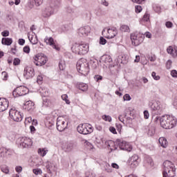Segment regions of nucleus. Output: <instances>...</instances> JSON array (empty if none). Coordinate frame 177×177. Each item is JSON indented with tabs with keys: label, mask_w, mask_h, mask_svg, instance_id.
Masks as SVG:
<instances>
[{
	"label": "nucleus",
	"mask_w": 177,
	"mask_h": 177,
	"mask_svg": "<svg viewBox=\"0 0 177 177\" xmlns=\"http://www.w3.org/2000/svg\"><path fill=\"white\" fill-rule=\"evenodd\" d=\"M8 153H9V150H8L5 147L0 148L1 157H7L8 154H9Z\"/></svg>",
	"instance_id": "31"
},
{
	"label": "nucleus",
	"mask_w": 177,
	"mask_h": 177,
	"mask_svg": "<svg viewBox=\"0 0 177 177\" xmlns=\"http://www.w3.org/2000/svg\"><path fill=\"white\" fill-rule=\"evenodd\" d=\"M32 172L35 174V175H42V169H34Z\"/></svg>",
	"instance_id": "41"
},
{
	"label": "nucleus",
	"mask_w": 177,
	"mask_h": 177,
	"mask_svg": "<svg viewBox=\"0 0 177 177\" xmlns=\"http://www.w3.org/2000/svg\"><path fill=\"white\" fill-rule=\"evenodd\" d=\"M102 119L104 120V121H108L109 122H111V116L104 115L102 116Z\"/></svg>",
	"instance_id": "47"
},
{
	"label": "nucleus",
	"mask_w": 177,
	"mask_h": 177,
	"mask_svg": "<svg viewBox=\"0 0 177 177\" xmlns=\"http://www.w3.org/2000/svg\"><path fill=\"white\" fill-rule=\"evenodd\" d=\"M9 30H4L1 32L2 37H9Z\"/></svg>",
	"instance_id": "61"
},
{
	"label": "nucleus",
	"mask_w": 177,
	"mask_h": 177,
	"mask_svg": "<svg viewBox=\"0 0 177 177\" xmlns=\"http://www.w3.org/2000/svg\"><path fill=\"white\" fill-rule=\"evenodd\" d=\"M151 77L155 80V81H158L160 80V75H157L156 72H152Z\"/></svg>",
	"instance_id": "48"
},
{
	"label": "nucleus",
	"mask_w": 177,
	"mask_h": 177,
	"mask_svg": "<svg viewBox=\"0 0 177 177\" xmlns=\"http://www.w3.org/2000/svg\"><path fill=\"white\" fill-rule=\"evenodd\" d=\"M62 100H64V102H65V103H66V104H70L71 102L68 99V95H67V94H63L62 95Z\"/></svg>",
	"instance_id": "38"
},
{
	"label": "nucleus",
	"mask_w": 177,
	"mask_h": 177,
	"mask_svg": "<svg viewBox=\"0 0 177 177\" xmlns=\"http://www.w3.org/2000/svg\"><path fill=\"white\" fill-rule=\"evenodd\" d=\"M89 34H91V26H89L81 27L78 30V35L80 37H88Z\"/></svg>",
	"instance_id": "15"
},
{
	"label": "nucleus",
	"mask_w": 177,
	"mask_h": 177,
	"mask_svg": "<svg viewBox=\"0 0 177 177\" xmlns=\"http://www.w3.org/2000/svg\"><path fill=\"white\" fill-rule=\"evenodd\" d=\"M23 50L24 53H30V46H26L24 47Z\"/></svg>",
	"instance_id": "55"
},
{
	"label": "nucleus",
	"mask_w": 177,
	"mask_h": 177,
	"mask_svg": "<svg viewBox=\"0 0 177 177\" xmlns=\"http://www.w3.org/2000/svg\"><path fill=\"white\" fill-rule=\"evenodd\" d=\"M100 45H106L107 44V40L103 37H100V41H99Z\"/></svg>",
	"instance_id": "42"
},
{
	"label": "nucleus",
	"mask_w": 177,
	"mask_h": 177,
	"mask_svg": "<svg viewBox=\"0 0 177 177\" xmlns=\"http://www.w3.org/2000/svg\"><path fill=\"white\" fill-rule=\"evenodd\" d=\"M40 93H41V95H43L44 97H46V96H49V91L46 88H41V90H40Z\"/></svg>",
	"instance_id": "37"
},
{
	"label": "nucleus",
	"mask_w": 177,
	"mask_h": 177,
	"mask_svg": "<svg viewBox=\"0 0 177 177\" xmlns=\"http://www.w3.org/2000/svg\"><path fill=\"white\" fill-rule=\"evenodd\" d=\"M33 59L35 66H38L39 67L45 66L48 62V57L42 53L37 54L34 56Z\"/></svg>",
	"instance_id": "9"
},
{
	"label": "nucleus",
	"mask_w": 177,
	"mask_h": 177,
	"mask_svg": "<svg viewBox=\"0 0 177 177\" xmlns=\"http://www.w3.org/2000/svg\"><path fill=\"white\" fill-rule=\"evenodd\" d=\"M149 60L150 62H156V55H151L149 57Z\"/></svg>",
	"instance_id": "62"
},
{
	"label": "nucleus",
	"mask_w": 177,
	"mask_h": 177,
	"mask_svg": "<svg viewBox=\"0 0 177 177\" xmlns=\"http://www.w3.org/2000/svg\"><path fill=\"white\" fill-rule=\"evenodd\" d=\"M84 144L86 145V146H87V147H88V149H93V145H92V143L86 140Z\"/></svg>",
	"instance_id": "58"
},
{
	"label": "nucleus",
	"mask_w": 177,
	"mask_h": 177,
	"mask_svg": "<svg viewBox=\"0 0 177 177\" xmlns=\"http://www.w3.org/2000/svg\"><path fill=\"white\" fill-rule=\"evenodd\" d=\"M105 145L111 151L118 149V144H117V141L114 142L113 140H109L105 142Z\"/></svg>",
	"instance_id": "20"
},
{
	"label": "nucleus",
	"mask_w": 177,
	"mask_h": 177,
	"mask_svg": "<svg viewBox=\"0 0 177 177\" xmlns=\"http://www.w3.org/2000/svg\"><path fill=\"white\" fill-rule=\"evenodd\" d=\"M101 5H103L104 6H109V2L106 0H102Z\"/></svg>",
	"instance_id": "64"
},
{
	"label": "nucleus",
	"mask_w": 177,
	"mask_h": 177,
	"mask_svg": "<svg viewBox=\"0 0 177 177\" xmlns=\"http://www.w3.org/2000/svg\"><path fill=\"white\" fill-rule=\"evenodd\" d=\"M116 145H118L120 150H124L125 151H131L132 150V145L127 141L117 140Z\"/></svg>",
	"instance_id": "12"
},
{
	"label": "nucleus",
	"mask_w": 177,
	"mask_h": 177,
	"mask_svg": "<svg viewBox=\"0 0 177 177\" xmlns=\"http://www.w3.org/2000/svg\"><path fill=\"white\" fill-rule=\"evenodd\" d=\"M77 131L82 135H89V133L93 132V127L88 123L80 124L77 128Z\"/></svg>",
	"instance_id": "7"
},
{
	"label": "nucleus",
	"mask_w": 177,
	"mask_h": 177,
	"mask_svg": "<svg viewBox=\"0 0 177 177\" xmlns=\"http://www.w3.org/2000/svg\"><path fill=\"white\" fill-rule=\"evenodd\" d=\"M143 10V8L140 6H136V12L140 13Z\"/></svg>",
	"instance_id": "53"
},
{
	"label": "nucleus",
	"mask_w": 177,
	"mask_h": 177,
	"mask_svg": "<svg viewBox=\"0 0 177 177\" xmlns=\"http://www.w3.org/2000/svg\"><path fill=\"white\" fill-rule=\"evenodd\" d=\"M38 153L41 157H45V156H46V154L48 153V149H46L45 148L44 149H39Z\"/></svg>",
	"instance_id": "35"
},
{
	"label": "nucleus",
	"mask_w": 177,
	"mask_h": 177,
	"mask_svg": "<svg viewBox=\"0 0 177 177\" xmlns=\"http://www.w3.org/2000/svg\"><path fill=\"white\" fill-rule=\"evenodd\" d=\"M72 52L79 56H85L89 52V44L81 41L75 43L71 48Z\"/></svg>",
	"instance_id": "2"
},
{
	"label": "nucleus",
	"mask_w": 177,
	"mask_h": 177,
	"mask_svg": "<svg viewBox=\"0 0 177 177\" xmlns=\"http://www.w3.org/2000/svg\"><path fill=\"white\" fill-rule=\"evenodd\" d=\"M159 143L162 147H167L168 146V141H167V138L164 137H161L159 138Z\"/></svg>",
	"instance_id": "28"
},
{
	"label": "nucleus",
	"mask_w": 177,
	"mask_h": 177,
	"mask_svg": "<svg viewBox=\"0 0 177 177\" xmlns=\"http://www.w3.org/2000/svg\"><path fill=\"white\" fill-rule=\"evenodd\" d=\"M106 31L107 32L106 35V38H108V39H111L114 38V37H115V35H117V34H118L117 28H115L104 29L102 31V34L106 32Z\"/></svg>",
	"instance_id": "14"
},
{
	"label": "nucleus",
	"mask_w": 177,
	"mask_h": 177,
	"mask_svg": "<svg viewBox=\"0 0 177 177\" xmlns=\"http://www.w3.org/2000/svg\"><path fill=\"white\" fill-rule=\"evenodd\" d=\"M28 93V88L24 86L17 87L12 91V96L14 97H19V96H24Z\"/></svg>",
	"instance_id": "11"
},
{
	"label": "nucleus",
	"mask_w": 177,
	"mask_h": 177,
	"mask_svg": "<svg viewBox=\"0 0 177 177\" xmlns=\"http://www.w3.org/2000/svg\"><path fill=\"white\" fill-rule=\"evenodd\" d=\"M130 38L131 40V44L134 46H139L144 41L143 35L138 32L131 33Z\"/></svg>",
	"instance_id": "8"
},
{
	"label": "nucleus",
	"mask_w": 177,
	"mask_h": 177,
	"mask_svg": "<svg viewBox=\"0 0 177 177\" xmlns=\"http://www.w3.org/2000/svg\"><path fill=\"white\" fill-rule=\"evenodd\" d=\"M28 38L30 44H32V45H37V44H38V39L37 38V36H35V37L33 36L30 37V34H28Z\"/></svg>",
	"instance_id": "32"
},
{
	"label": "nucleus",
	"mask_w": 177,
	"mask_h": 177,
	"mask_svg": "<svg viewBox=\"0 0 177 177\" xmlns=\"http://www.w3.org/2000/svg\"><path fill=\"white\" fill-rule=\"evenodd\" d=\"M35 6H41L44 3V0H33Z\"/></svg>",
	"instance_id": "46"
},
{
	"label": "nucleus",
	"mask_w": 177,
	"mask_h": 177,
	"mask_svg": "<svg viewBox=\"0 0 177 177\" xmlns=\"http://www.w3.org/2000/svg\"><path fill=\"white\" fill-rule=\"evenodd\" d=\"M66 11L67 13H70L71 15H72V16H77V14H75L77 12V9H75V8L68 7L66 8Z\"/></svg>",
	"instance_id": "33"
},
{
	"label": "nucleus",
	"mask_w": 177,
	"mask_h": 177,
	"mask_svg": "<svg viewBox=\"0 0 177 177\" xmlns=\"http://www.w3.org/2000/svg\"><path fill=\"white\" fill-rule=\"evenodd\" d=\"M77 88L82 92H86L88 91V84L85 83H79L77 84Z\"/></svg>",
	"instance_id": "26"
},
{
	"label": "nucleus",
	"mask_w": 177,
	"mask_h": 177,
	"mask_svg": "<svg viewBox=\"0 0 177 177\" xmlns=\"http://www.w3.org/2000/svg\"><path fill=\"white\" fill-rule=\"evenodd\" d=\"M13 43V39L9 37H3L1 39L2 45H6L7 46H10V44Z\"/></svg>",
	"instance_id": "25"
},
{
	"label": "nucleus",
	"mask_w": 177,
	"mask_h": 177,
	"mask_svg": "<svg viewBox=\"0 0 177 177\" xmlns=\"http://www.w3.org/2000/svg\"><path fill=\"white\" fill-rule=\"evenodd\" d=\"M144 118L145 120H148L149 117H150V114L149 113V111H144Z\"/></svg>",
	"instance_id": "63"
},
{
	"label": "nucleus",
	"mask_w": 177,
	"mask_h": 177,
	"mask_svg": "<svg viewBox=\"0 0 177 177\" xmlns=\"http://www.w3.org/2000/svg\"><path fill=\"white\" fill-rule=\"evenodd\" d=\"M149 106L153 111H158V110H160V102L157 100L149 102Z\"/></svg>",
	"instance_id": "21"
},
{
	"label": "nucleus",
	"mask_w": 177,
	"mask_h": 177,
	"mask_svg": "<svg viewBox=\"0 0 177 177\" xmlns=\"http://www.w3.org/2000/svg\"><path fill=\"white\" fill-rule=\"evenodd\" d=\"M160 127L165 129H172L176 127L177 119L172 115H165L160 119Z\"/></svg>",
	"instance_id": "1"
},
{
	"label": "nucleus",
	"mask_w": 177,
	"mask_h": 177,
	"mask_svg": "<svg viewBox=\"0 0 177 177\" xmlns=\"http://www.w3.org/2000/svg\"><path fill=\"white\" fill-rule=\"evenodd\" d=\"M46 168L48 174H52V171H53V164L50 162H47L46 163Z\"/></svg>",
	"instance_id": "30"
},
{
	"label": "nucleus",
	"mask_w": 177,
	"mask_h": 177,
	"mask_svg": "<svg viewBox=\"0 0 177 177\" xmlns=\"http://www.w3.org/2000/svg\"><path fill=\"white\" fill-rule=\"evenodd\" d=\"M15 171L18 174H21V172L23 171V167H21V166H17L15 167Z\"/></svg>",
	"instance_id": "59"
},
{
	"label": "nucleus",
	"mask_w": 177,
	"mask_h": 177,
	"mask_svg": "<svg viewBox=\"0 0 177 177\" xmlns=\"http://www.w3.org/2000/svg\"><path fill=\"white\" fill-rule=\"evenodd\" d=\"M129 164L131 168H136L139 165V156L133 155L129 160Z\"/></svg>",
	"instance_id": "18"
},
{
	"label": "nucleus",
	"mask_w": 177,
	"mask_h": 177,
	"mask_svg": "<svg viewBox=\"0 0 177 177\" xmlns=\"http://www.w3.org/2000/svg\"><path fill=\"white\" fill-rule=\"evenodd\" d=\"M153 10L156 13H161V7H160L158 6H153Z\"/></svg>",
	"instance_id": "52"
},
{
	"label": "nucleus",
	"mask_w": 177,
	"mask_h": 177,
	"mask_svg": "<svg viewBox=\"0 0 177 177\" xmlns=\"http://www.w3.org/2000/svg\"><path fill=\"white\" fill-rule=\"evenodd\" d=\"M13 64L14 66H19V64H20V59L15 58L13 60Z\"/></svg>",
	"instance_id": "54"
},
{
	"label": "nucleus",
	"mask_w": 177,
	"mask_h": 177,
	"mask_svg": "<svg viewBox=\"0 0 177 177\" xmlns=\"http://www.w3.org/2000/svg\"><path fill=\"white\" fill-rule=\"evenodd\" d=\"M34 75V68L30 66H27L24 68V77H25L26 80H30V78H32Z\"/></svg>",
	"instance_id": "17"
},
{
	"label": "nucleus",
	"mask_w": 177,
	"mask_h": 177,
	"mask_svg": "<svg viewBox=\"0 0 177 177\" xmlns=\"http://www.w3.org/2000/svg\"><path fill=\"white\" fill-rule=\"evenodd\" d=\"M9 116L15 122H20L23 120V115L20 111H10Z\"/></svg>",
	"instance_id": "13"
},
{
	"label": "nucleus",
	"mask_w": 177,
	"mask_h": 177,
	"mask_svg": "<svg viewBox=\"0 0 177 177\" xmlns=\"http://www.w3.org/2000/svg\"><path fill=\"white\" fill-rule=\"evenodd\" d=\"M76 67L77 71L80 73V74H82V75L86 77V75L89 74V63L86 59H80L77 62Z\"/></svg>",
	"instance_id": "4"
},
{
	"label": "nucleus",
	"mask_w": 177,
	"mask_h": 177,
	"mask_svg": "<svg viewBox=\"0 0 177 177\" xmlns=\"http://www.w3.org/2000/svg\"><path fill=\"white\" fill-rule=\"evenodd\" d=\"M167 53H169V55H171L172 56V57H176V56H177V49L174 48V47H172V46H169L167 48Z\"/></svg>",
	"instance_id": "24"
},
{
	"label": "nucleus",
	"mask_w": 177,
	"mask_h": 177,
	"mask_svg": "<svg viewBox=\"0 0 177 177\" xmlns=\"http://www.w3.org/2000/svg\"><path fill=\"white\" fill-rule=\"evenodd\" d=\"M59 68L61 71H63L64 68H66V64H64V62L61 61L59 62Z\"/></svg>",
	"instance_id": "44"
},
{
	"label": "nucleus",
	"mask_w": 177,
	"mask_h": 177,
	"mask_svg": "<svg viewBox=\"0 0 177 177\" xmlns=\"http://www.w3.org/2000/svg\"><path fill=\"white\" fill-rule=\"evenodd\" d=\"M166 68L167 70H171L172 68V61L171 59L167 60L166 62Z\"/></svg>",
	"instance_id": "43"
},
{
	"label": "nucleus",
	"mask_w": 177,
	"mask_h": 177,
	"mask_svg": "<svg viewBox=\"0 0 177 177\" xmlns=\"http://www.w3.org/2000/svg\"><path fill=\"white\" fill-rule=\"evenodd\" d=\"M94 80L95 81H96V82H99V81H101V80H103V77L99 75H97L94 77Z\"/></svg>",
	"instance_id": "56"
},
{
	"label": "nucleus",
	"mask_w": 177,
	"mask_h": 177,
	"mask_svg": "<svg viewBox=\"0 0 177 177\" xmlns=\"http://www.w3.org/2000/svg\"><path fill=\"white\" fill-rule=\"evenodd\" d=\"M19 45H21V46H23L26 44V40L24 39H19L18 40Z\"/></svg>",
	"instance_id": "60"
},
{
	"label": "nucleus",
	"mask_w": 177,
	"mask_h": 177,
	"mask_svg": "<svg viewBox=\"0 0 177 177\" xmlns=\"http://www.w3.org/2000/svg\"><path fill=\"white\" fill-rule=\"evenodd\" d=\"M68 118L66 115L59 116L57 119V129L59 132H63L68 126Z\"/></svg>",
	"instance_id": "6"
},
{
	"label": "nucleus",
	"mask_w": 177,
	"mask_h": 177,
	"mask_svg": "<svg viewBox=\"0 0 177 177\" xmlns=\"http://www.w3.org/2000/svg\"><path fill=\"white\" fill-rule=\"evenodd\" d=\"M164 171L162 173L163 177H174L175 176V172L176 169H175V165L169 160H165L163 162Z\"/></svg>",
	"instance_id": "5"
},
{
	"label": "nucleus",
	"mask_w": 177,
	"mask_h": 177,
	"mask_svg": "<svg viewBox=\"0 0 177 177\" xmlns=\"http://www.w3.org/2000/svg\"><path fill=\"white\" fill-rule=\"evenodd\" d=\"M128 61H127V57L124 55H120L118 57V63H120L121 64H127Z\"/></svg>",
	"instance_id": "27"
},
{
	"label": "nucleus",
	"mask_w": 177,
	"mask_h": 177,
	"mask_svg": "<svg viewBox=\"0 0 177 177\" xmlns=\"http://www.w3.org/2000/svg\"><path fill=\"white\" fill-rule=\"evenodd\" d=\"M31 122H32V118L31 117L26 118L25 122H24L25 127H27L28 124H31Z\"/></svg>",
	"instance_id": "40"
},
{
	"label": "nucleus",
	"mask_w": 177,
	"mask_h": 177,
	"mask_svg": "<svg viewBox=\"0 0 177 177\" xmlns=\"http://www.w3.org/2000/svg\"><path fill=\"white\" fill-rule=\"evenodd\" d=\"M171 75L173 77V78H177V71L176 70H172L171 71Z\"/></svg>",
	"instance_id": "57"
},
{
	"label": "nucleus",
	"mask_w": 177,
	"mask_h": 177,
	"mask_svg": "<svg viewBox=\"0 0 177 177\" xmlns=\"http://www.w3.org/2000/svg\"><path fill=\"white\" fill-rule=\"evenodd\" d=\"M141 21H144V22H146V23H148V21H150V15L149 13L146 12L144 15Z\"/></svg>",
	"instance_id": "36"
},
{
	"label": "nucleus",
	"mask_w": 177,
	"mask_h": 177,
	"mask_svg": "<svg viewBox=\"0 0 177 177\" xmlns=\"http://www.w3.org/2000/svg\"><path fill=\"white\" fill-rule=\"evenodd\" d=\"M145 129L148 136H154L156 135V127L154 126L149 124Z\"/></svg>",
	"instance_id": "23"
},
{
	"label": "nucleus",
	"mask_w": 177,
	"mask_h": 177,
	"mask_svg": "<svg viewBox=\"0 0 177 177\" xmlns=\"http://www.w3.org/2000/svg\"><path fill=\"white\" fill-rule=\"evenodd\" d=\"M123 99L124 101L129 102V100H131L132 97H131V95L129 94H125L123 96Z\"/></svg>",
	"instance_id": "51"
},
{
	"label": "nucleus",
	"mask_w": 177,
	"mask_h": 177,
	"mask_svg": "<svg viewBox=\"0 0 177 177\" xmlns=\"http://www.w3.org/2000/svg\"><path fill=\"white\" fill-rule=\"evenodd\" d=\"M34 106V102L28 101L24 104L23 109H24L26 111H34V109L35 108Z\"/></svg>",
	"instance_id": "22"
},
{
	"label": "nucleus",
	"mask_w": 177,
	"mask_h": 177,
	"mask_svg": "<svg viewBox=\"0 0 177 177\" xmlns=\"http://www.w3.org/2000/svg\"><path fill=\"white\" fill-rule=\"evenodd\" d=\"M50 6L46 7L42 11L43 17L48 18L50 17L52 15H54L57 12L59 9V5H60V0H50Z\"/></svg>",
	"instance_id": "3"
},
{
	"label": "nucleus",
	"mask_w": 177,
	"mask_h": 177,
	"mask_svg": "<svg viewBox=\"0 0 177 177\" xmlns=\"http://www.w3.org/2000/svg\"><path fill=\"white\" fill-rule=\"evenodd\" d=\"M165 27L167 28H172L174 27V24L170 21H167L165 22Z\"/></svg>",
	"instance_id": "45"
},
{
	"label": "nucleus",
	"mask_w": 177,
	"mask_h": 177,
	"mask_svg": "<svg viewBox=\"0 0 177 177\" xmlns=\"http://www.w3.org/2000/svg\"><path fill=\"white\" fill-rule=\"evenodd\" d=\"M43 106L44 107H48V106H49V100H48V98L43 99Z\"/></svg>",
	"instance_id": "49"
},
{
	"label": "nucleus",
	"mask_w": 177,
	"mask_h": 177,
	"mask_svg": "<svg viewBox=\"0 0 177 177\" xmlns=\"http://www.w3.org/2000/svg\"><path fill=\"white\" fill-rule=\"evenodd\" d=\"M1 171L4 174H9V167H8V166H3L1 167Z\"/></svg>",
	"instance_id": "50"
},
{
	"label": "nucleus",
	"mask_w": 177,
	"mask_h": 177,
	"mask_svg": "<svg viewBox=\"0 0 177 177\" xmlns=\"http://www.w3.org/2000/svg\"><path fill=\"white\" fill-rule=\"evenodd\" d=\"M102 62L104 63H111L113 62V59L110 55H103L102 57Z\"/></svg>",
	"instance_id": "34"
},
{
	"label": "nucleus",
	"mask_w": 177,
	"mask_h": 177,
	"mask_svg": "<svg viewBox=\"0 0 177 177\" xmlns=\"http://www.w3.org/2000/svg\"><path fill=\"white\" fill-rule=\"evenodd\" d=\"M120 30L122 32H131V28H129L128 25H121Z\"/></svg>",
	"instance_id": "29"
},
{
	"label": "nucleus",
	"mask_w": 177,
	"mask_h": 177,
	"mask_svg": "<svg viewBox=\"0 0 177 177\" xmlns=\"http://www.w3.org/2000/svg\"><path fill=\"white\" fill-rule=\"evenodd\" d=\"M66 151H71L74 149V144L73 143H68L65 147Z\"/></svg>",
	"instance_id": "39"
},
{
	"label": "nucleus",
	"mask_w": 177,
	"mask_h": 177,
	"mask_svg": "<svg viewBox=\"0 0 177 177\" xmlns=\"http://www.w3.org/2000/svg\"><path fill=\"white\" fill-rule=\"evenodd\" d=\"M17 143L19 145L20 147L23 149H27L32 146V140L27 137H20L17 140Z\"/></svg>",
	"instance_id": "10"
},
{
	"label": "nucleus",
	"mask_w": 177,
	"mask_h": 177,
	"mask_svg": "<svg viewBox=\"0 0 177 177\" xmlns=\"http://www.w3.org/2000/svg\"><path fill=\"white\" fill-rule=\"evenodd\" d=\"M44 42L47 44V45H49L50 46H52L53 49H55L57 51L60 50V47L59 46L56 45L55 43V40L51 37H46L44 39Z\"/></svg>",
	"instance_id": "16"
},
{
	"label": "nucleus",
	"mask_w": 177,
	"mask_h": 177,
	"mask_svg": "<svg viewBox=\"0 0 177 177\" xmlns=\"http://www.w3.org/2000/svg\"><path fill=\"white\" fill-rule=\"evenodd\" d=\"M9 107V101L6 98H0V111H6Z\"/></svg>",
	"instance_id": "19"
}]
</instances>
